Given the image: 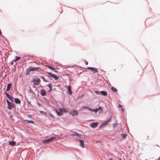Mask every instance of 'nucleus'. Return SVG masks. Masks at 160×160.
I'll return each instance as SVG.
<instances>
[{
    "label": "nucleus",
    "instance_id": "33",
    "mask_svg": "<svg viewBox=\"0 0 160 160\" xmlns=\"http://www.w3.org/2000/svg\"><path fill=\"white\" fill-rule=\"evenodd\" d=\"M85 64L86 65H87L88 64V62H87V61L85 62Z\"/></svg>",
    "mask_w": 160,
    "mask_h": 160
},
{
    "label": "nucleus",
    "instance_id": "11",
    "mask_svg": "<svg viewBox=\"0 0 160 160\" xmlns=\"http://www.w3.org/2000/svg\"><path fill=\"white\" fill-rule=\"evenodd\" d=\"M79 142H80V146L82 147V148H84L85 147L84 146V142L83 140H79Z\"/></svg>",
    "mask_w": 160,
    "mask_h": 160
},
{
    "label": "nucleus",
    "instance_id": "13",
    "mask_svg": "<svg viewBox=\"0 0 160 160\" xmlns=\"http://www.w3.org/2000/svg\"><path fill=\"white\" fill-rule=\"evenodd\" d=\"M14 101L16 104H20L21 102L20 100L18 98H15Z\"/></svg>",
    "mask_w": 160,
    "mask_h": 160
},
{
    "label": "nucleus",
    "instance_id": "25",
    "mask_svg": "<svg viewBox=\"0 0 160 160\" xmlns=\"http://www.w3.org/2000/svg\"><path fill=\"white\" fill-rule=\"evenodd\" d=\"M15 61L19 60L20 59V57L16 56V57Z\"/></svg>",
    "mask_w": 160,
    "mask_h": 160
},
{
    "label": "nucleus",
    "instance_id": "28",
    "mask_svg": "<svg viewBox=\"0 0 160 160\" xmlns=\"http://www.w3.org/2000/svg\"><path fill=\"white\" fill-rule=\"evenodd\" d=\"M31 72L30 70V69L28 68L27 70V74H28L30 72Z\"/></svg>",
    "mask_w": 160,
    "mask_h": 160
},
{
    "label": "nucleus",
    "instance_id": "36",
    "mask_svg": "<svg viewBox=\"0 0 160 160\" xmlns=\"http://www.w3.org/2000/svg\"><path fill=\"white\" fill-rule=\"evenodd\" d=\"M109 160H113L112 159H111V158H110L109 159Z\"/></svg>",
    "mask_w": 160,
    "mask_h": 160
},
{
    "label": "nucleus",
    "instance_id": "27",
    "mask_svg": "<svg viewBox=\"0 0 160 160\" xmlns=\"http://www.w3.org/2000/svg\"><path fill=\"white\" fill-rule=\"evenodd\" d=\"M41 78H42V79L44 81V82H47V81L46 80V79L44 77H41Z\"/></svg>",
    "mask_w": 160,
    "mask_h": 160
},
{
    "label": "nucleus",
    "instance_id": "4",
    "mask_svg": "<svg viewBox=\"0 0 160 160\" xmlns=\"http://www.w3.org/2000/svg\"><path fill=\"white\" fill-rule=\"evenodd\" d=\"M41 80L40 79L38 78L34 79L33 80V82L34 83V85H39V83H40Z\"/></svg>",
    "mask_w": 160,
    "mask_h": 160
},
{
    "label": "nucleus",
    "instance_id": "10",
    "mask_svg": "<svg viewBox=\"0 0 160 160\" xmlns=\"http://www.w3.org/2000/svg\"><path fill=\"white\" fill-rule=\"evenodd\" d=\"M67 89H68V93L69 94L71 95L72 94V92L71 91V87L70 86H68Z\"/></svg>",
    "mask_w": 160,
    "mask_h": 160
},
{
    "label": "nucleus",
    "instance_id": "38",
    "mask_svg": "<svg viewBox=\"0 0 160 160\" xmlns=\"http://www.w3.org/2000/svg\"><path fill=\"white\" fill-rule=\"evenodd\" d=\"M119 160H122V159H121V158H120V159H119Z\"/></svg>",
    "mask_w": 160,
    "mask_h": 160
},
{
    "label": "nucleus",
    "instance_id": "16",
    "mask_svg": "<svg viewBox=\"0 0 160 160\" xmlns=\"http://www.w3.org/2000/svg\"><path fill=\"white\" fill-rule=\"evenodd\" d=\"M38 68H35L32 67H30L29 69H30L31 71H33L36 70Z\"/></svg>",
    "mask_w": 160,
    "mask_h": 160
},
{
    "label": "nucleus",
    "instance_id": "21",
    "mask_svg": "<svg viewBox=\"0 0 160 160\" xmlns=\"http://www.w3.org/2000/svg\"><path fill=\"white\" fill-rule=\"evenodd\" d=\"M48 86L50 88V89L48 91V92H50L51 91L52 89V85L51 84H49L48 85Z\"/></svg>",
    "mask_w": 160,
    "mask_h": 160
},
{
    "label": "nucleus",
    "instance_id": "19",
    "mask_svg": "<svg viewBox=\"0 0 160 160\" xmlns=\"http://www.w3.org/2000/svg\"><path fill=\"white\" fill-rule=\"evenodd\" d=\"M111 89L114 92H116L118 91L117 89L116 88L114 87H112Z\"/></svg>",
    "mask_w": 160,
    "mask_h": 160
},
{
    "label": "nucleus",
    "instance_id": "20",
    "mask_svg": "<svg viewBox=\"0 0 160 160\" xmlns=\"http://www.w3.org/2000/svg\"><path fill=\"white\" fill-rule=\"evenodd\" d=\"M121 135L122 136V139H125L126 138V136H127V134L124 133H122L121 134Z\"/></svg>",
    "mask_w": 160,
    "mask_h": 160
},
{
    "label": "nucleus",
    "instance_id": "6",
    "mask_svg": "<svg viewBox=\"0 0 160 160\" xmlns=\"http://www.w3.org/2000/svg\"><path fill=\"white\" fill-rule=\"evenodd\" d=\"M70 114L72 116H76L78 115V112L76 110H73L70 112Z\"/></svg>",
    "mask_w": 160,
    "mask_h": 160
},
{
    "label": "nucleus",
    "instance_id": "17",
    "mask_svg": "<svg viewBox=\"0 0 160 160\" xmlns=\"http://www.w3.org/2000/svg\"><path fill=\"white\" fill-rule=\"evenodd\" d=\"M11 85L12 83H10L8 84L7 88V91H8L10 90L11 87Z\"/></svg>",
    "mask_w": 160,
    "mask_h": 160
},
{
    "label": "nucleus",
    "instance_id": "31",
    "mask_svg": "<svg viewBox=\"0 0 160 160\" xmlns=\"http://www.w3.org/2000/svg\"><path fill=\"white\" fill-rule=\"evenodd\" d=\"M83 108H86V109H88L89 110V108L88 107H84Z\"/></svg>",
    "mask_w": 160,
    "mask_h": 160
},
{
    "label": "nucleus",
    "instance_id": "1",
    "mask_svg": "<svg viewBox=\"0 0 160 160\" xmlns=\"http://www.w3.org/2000/svg\"><path fill=\"white\" fill-rule=\"evenodd\" d=\"M58 110H56L57 114L59 116H61L63 114V112H67V111L65 108H59L58 109Z\"/></svg>",
    "mask_w": 160,
    "mask_h": 160
},
{
    "label": "nucleus",
    "instance_id": "12",
    "mask_svg": "<svg viewBox=\"0 0 160 160\" xmlns=\"http://www.w3.org/2000/svg\"><path fill=\"white\" fill-rule=\"evenodd\" d=\"M41 94L42 96H44L46 95V93L45 90L44 89H42L41 90Z\"/></svg>",
    "mask_w": 160,
    "mask_h": 160
},
{
    "label": "nucleus",
    "instance_id": "9",
    "mask_svg": "<svg viewBox=\"0 0 160 160\" xmlns=\"http://www.w3.org/2000/svg\"><path fill=\"white\" fill-rule=\"evenodd\" d=\"M110 120L108 119L107 121L105 122L102 123L101 125L100 126L99 128H101V127H103L104 126H106V125H107V124L108 122H110Z\"/></svg>",
    "mask_w": 160,
    "mask_h": 160
},
{
    "label": "nucleus",
    "instance_id": "8",
    "mask_svg": "<svg viewBox=\"0 0 160 160\" xmlns=\"http://www.w3.org/2000/svg\"><path fill=\"white\" fill-rule=\"evenodd\" d=\"M88 70H90L94 72V73H96L98 72V70L96 68L93 67H89L87 68Z\"/></svg>",
    "mask_w": 160,
    "mask_h": 160
},
{
    "label": "nucleus",
    "instance_id": "30",
    "mask_svg": "<svg viewBox=\"0 0 160 160\" xmlns=\"http://www.w3.org/2000/svg\"><path fill=\"white\" fill-rule=\"evenodd\" d=\"M5 93H6V96H7V97L8 98V97H9L10 96L9 94H8L7 93V92H5Z\"/></svg>",
    "mask_w": 160,
    "mask_h": 160
},
{
    "label": "nucleus",
    "instance_id": "22",
    "mask_svg": "<svg viewBox=\"0 0 160 160\" xmlns=\"http://www.w3.org/2000/svg\"><path fill=\"white\" fill-rule=\"evenodd\" d=\"M40 112L41 114H43L45 116H46L47 115V113L45 112H44V111H40Z\"/></svg>",
    "mask_w": 160,
    "mask_h": 160
},
{
    "label": "nucleus",
    "instance_id": "7",
    "mask_svg": "<svg viewBox=\"0 0 160 160\" xmlns=\"http://www.w3.org/2000/svg\"><path fill=\"white\" fill-rule=\"evenodd\" d=\"M98 124L97 122H93L90 124V126L93 128H96Z\"/></svg>",
    "mask_w": 160,
    "mask_h": 160
},
{
    "label": "nucleus",
    "instance_id": "37",
    "mask_svg": "<svg viewBox=\"0 0 160 160\" xmlns=\"http://www.w3.org/2000/svg\"><path fill=\"white\" fill-rule=\"evenodd\" d=\"M28 103H29V104H30V103L29 102H28Z\"/></svg>",
    "mask_w": 160,
    "mask_h": 160
},
{
    "label": "nucleus",
    "instance_id": "32",
    "mask_svg": "<svg viewBox=\"0 0 160 160\" xmlns=\"http://www.w3.org/2000/svg\"><path fill=\"white\" fill-rule=\"evenodd\" d=\"M118 107L119 108H121L122 107V106L120 104H119L118 105Z\"/></svg>",
    "mask_w": 160,
    "mask_h": 160
},
{
    "label": "nucleus",
    "instance_id": "2",
    "mask_svg": "<svg viewBox=\"0 0 160 160\" xmlns=\"http://www.w3.org/2000/svg\"><path fill=\"white\" fill-rule=\"evenodd\" d=\"M56 138L54 137H52L49 139L43 140L42 142L44 143H48L50 142H52V141Z\"/></svg>",
    "mask_w": 160,
    "mask_h": 160
},
{
    "label": "nucleus",
    "instance_id": "5",
    "mask_svg": "<svg viewBox=\"0 0 160 160\" xmlns=\"http://www.w3.org/2000/svg\"><path fill=\"white\" fill-rule=\"evenodd\" d=\"M48 73L52 78H54L55 80L58 79V78L55 75L52 74L51 72H48Z\"/></svg>",
    "mask_w": 160,
    "mask_h": 160
},
{
    "label": "nucleus",
    "instance_id": "26",
    "mask_svg": "<svg viewBox=\"0 0 160 160\" xmlns=\"http://www.w3.org/2000/svg\"><path fill=\"white\" fill-rule=\"evenodd\" d=\"M8 98L9 99V100L11 101H12L13 100V98L12 97L10 96L9 97H8Z\"/></svg>",
    "mask_w": 160,
    "mask_h": 160
},
{
    "label": "nucleus",
    "instance_id": "18",
    "mask_svg": "<svg viewBox=\"0 0 160 160\" xmlns=\"http://www.w3.org/2000/svg\"><path fill=\"white\" fill-rule=\"evenodd\" d=\"M100 109H101L100 108H96L95 109H89V110L92 111H94L96 112H97Z\"/></svg>",
    "mask_w": 160,
    "mask_h": 160
},
{
    "label": "nucleus",
    "instance_id": "15",
    "mask_svg": "<svg viewBox=\"0 0 160 160\" xmlns=\"http://www.w3.org/2000/svg\"><path fill=\"white\" fill-rule=\"evenodd\" d=\"M100 93L102 95L107 96V92L106 91H102L100 92Z\"/></svg>",
    "mask_w": 160,
    "mask_h": 160
},
{
    "label": "nucleus",
    "instance_id": "34",
    "mask_svg": "<svg viewBox=\"0 0 160 160\" xmlns=\"http://www.w3.org/2000/svg\"><path fill=\"white\" fill-rule=\"evenodd\" d=\"M121 110L122 111V112H124V109L123 108H121Z\"/></svg>",
    "mask_w": 160,
    "mask_h": 160
},
{
    "label": "nucleus",
    "instance_id": "23",
    "mask_svg": "<svg viewBox=\"0 0 160 160\" xmlns=\"http://www.w3.org/2000/svg\"><path fill=\"white\" fill-rule=\"evenodd\" d=\"M46 67L50 69H52L53 70H55V69L54 68H52L51 66H50L47 65L46 66Z\"/></svg>",
    "mask_w": 160,
    "mask_h": 160
},
{
    "label": "nucleus",
    "instance_id": "3",
    "mask_svg": "<svg viewBox=\"0 0 160 160\" xmlns=\"http://www.w3.org/2000/svg\"><path fill=\"white\" fill-rule=\"evenodd\" d=\"M8 104V108L9 110H11L14 106L13 104L8 101V100L7 101Z\"/></svg>",
    "mask_w": 160,
    "mask_h": 160
},
{
    "label": "nucleus",
    "instance_id": "24",
    "mask_svg": "<svg viewBox=\"0 0 160 160\" xmlns=\"http://www.w3.org/2000/svg\"><path fill=\"white\" fill-rule=\"evenodd\" d=\"M25 121H26L28 123H34V122L32 121H29V120H25Z\"/></svg>",
    "mask_w": 160,
    "mask_h": 160
},
{
    "label": "nucleus",
    "instance_id": "35",
    "mask_svg": "<svg viewBox=\"0 0 160 160\" xmlns=\"http://www.w3.org/2000/svg\"><path fill=\"white\" fill-rule=\"evenodd\" d=\"M54 70V71L55 72H58V71H56V70L55 69V70Z\"/></svg>",
    "mask_w": 160,
    "mask_h": 160
},
{
    "label": "nucleus",
    "instance_id": "14",
    "mask_svg": "<svg viewBox=\"0 0 160 160\" xmlns=\"http://www.w3.org/2000/svg\"><path fill=\"white\" fill-rule=\"evenodd\" d=\"M9 144L11 145L14 146L15 145L16 142L14 141H9Z\"/></svg>",
    "mask_w": 160,
    "mask_h": 160
},
{
    "label": "nucleus",
    "instance_id": "29",
    "mask_svg": "<svg viewBox=\"0 0 160 160\" xmlns=\"http://www.w3.org/2000/svg\"><path fill=\"white\" fill-rule=\"evenodd\" d=\"M95 93L96 94H99L100 93V92L98 91H95Z\"/></svg>",
    "mask_w": 160,
    "mask_h": 160
}]
</instances>
